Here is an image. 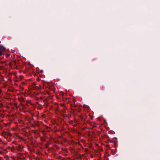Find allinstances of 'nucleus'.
Returning <instances> with one entry per match:
<instances>
[{
	"mask_svg": "<svg viewBox=\"0 0 160 160\" xmlns=\"http://www.w3.org/2000/svg\"><path fill=\"white\" fill-rule=\"evenodd\" d=\"M2 105L1 103V104H0L1 107V106Z\"/></svg>",
	"mask_w": 160,
	"mask_h": 160,
	"instance_id": "nucleus-2",
	"label": "nucleus"
},
{
	"mask_svg": "<svg viewBox=\"0 0 160 160\" xmlns=\"http://www.w3.org/2000/svg\"><path fill=\"white\" fill-rule=\"evenodd\" d=\"M5 51V48H4L3 46H1V57L2 56V55H3L4 53L2 52H3Z\"/></svg>",
	"mask_w": 160,
	"mask_h": 160,
	"instance_id": "nucleus-1",
	"label": "nucleus"
}]
</instances>
